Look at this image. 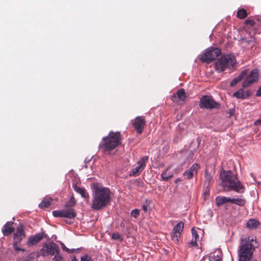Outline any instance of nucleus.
Masks as SVG:
<instances>
[{"label":"nucleus","mask_w":261,"mask_h":261,"mask_svg":"<svg viewBox=\"0 0 261 261\" xmlns=\"http://www.w3.org/2000/svg\"><path fill=\"white\" fill-rule=\"evenodd\" d=\"M259 224V222L256 219H250L246 223V227L250 229H256Z\"/></svg>","instance_id":"nucleus-22"},{"label":"nucleus","mask_w":261,"mask_h":261,"mask_svg":"<svg viewBox=\"0 0 261 261\" xmlns=\"http://www.w3.org/2000/svg\"><path fill=\"white\" fill-rule=\"evenodd\" d=\"M257 242L253 238L246 236L240 239L238 248L239 261H251Z\"/></svg>","instance_id":"nucleus-3"},{"label":"nucleus","mask_w":261,"mask_h":261,"mask_svg":"<svg viewBox=\"0 0 261 261\" xmlns=\"http://www.w3.org/2000/svg\"><path fill=\"white\" fill-rule=\"evenodd\" d=\"M148 159V158L147 156H144L142 157L138 162L137 166H139L143 170L146 165V163H147Z\"/></svg>","instance_id":"nucleus-26"},{"label":"nucleus","mask_w":261,"mask_h":261,"mask_svg":"<svg viewBox=\"0 0 261 261\" xmlns=\"http://www.w3.org/2000/svg\"><path fill=\"white\" fill-rule=\"evenodd\" d=\"M53 215L56 217H65L68 219H73L76 216L75 211L71 207H66L62 210L54 211Z\"/></svg>","instance_id":"nucleus-10"},{"label":"nucleus","mask_w":261,"mask_h":261,"mask_svg":"<svg viewBox=\"0 0 261 261\" xmlns=\"http://www.w3.org/2000/svg\"><path fill=\"white\" fill-rule=\"evenodd\" d=\"M256 95L257 96H261V87L257 91Z\"/></svg>","instance_id":"nucleus-44"},{"label":"nucleus","mask_w":261,"mask_h":261,"mask_svg":"<svg viewBox=\"0 0 261 261\" xmlns=\"http://www.w3.org/2000/svg\"><path fill=\"white\" fill-rule=\"evenodd\" d=\"M52 199L50 198H45L42 202L39 204V206L40 208H46L48 207L51 203Z\"/></svg>","instance_id":"nucleus-25"},{"label":"nucleus","mask_w":261,"mask_h":261,"mask_svg":"<svg viewBox=\"0 0 261 261\" xmlns=\"http://www.w3.org/2000/svg\"><path fill=\"white\" fill-rule=\"evenodd\" d=\"M236 62V59L233 56L224 55L215 62V69L218 72H222L227 68H233Z\"/></svg>","instance_id":"nucleus-5"},{"label":"nucleus","mask_w":261,"mask_h":261,"mask_svg":"<svg viewBox=\"0 0 261 261\" xmlns=\"http://www.w3.org/2000/svg\"><path fill=\"white\" fill-rule=\"evenodd\" d=\"M183 228L184 223L181 221L178 222L173 228L171 233V238L173 241L175 242L178 241Z\"/></svg>","instance_id":"nucleus-12"},{"label":"nucleus","mask_w":261,"mask_h":261,"mask_svg":"<svg viewBox=\"0 0 261 261\" xmlns=\"http://www.w3.org/2000/svg\"><path fill=\"white\" fill-rule=\"evenodd\" d=\"M250 95L249 91H245L242 89H241L236 92H234L233 94V96L238 99H245L248 97H249Z\"/></svg>","instance_id":"nucleus-19"},{"label":"nucleus","mask_w":261,"mask_h":261,"mask_svg":"<svg viewBox=\"0 0 261 261\" xmlns=\"http://www.w3.org/2000/svg\"><path fill=\"white\" fill-rule=\"evenodd\" d=\"M236 198H230L228 197V202L236 204Z\"/></svg>","instance_id":"nucleus-41"},{"label":"nucleus","mask_w":261,"mask_h":261,"mask_svg":"<svg viewBox=\"0 0 261 261\" xmlns=\"http://www.w3.org/2000/svg\"><path fill=\"white\" fill-rule=\"evenodd\" d=\"M72 187L77 193H79L81 195L82 197L88 200L89 197V194L84 188L79 187L75 184H73Z\"/></svg>","instance_id":"nucleus-18"},{"label":"nucleus","mask_w":261,"mask_h":261,"mask_svg":"<svg viewBox=\"0 0 261 261\" xmlns=\"http://www.w3.org/2000/svg\"><path fill=\"white\" fill-rule=\"evenodd\" d=\"M93 194L91 208L94 210H99L106 206L111 200V192L105 187H99L97 184L92 186Z\"/></svg>","instance_id":"nucleus-2"},{"label":"nucleus","mask_w":261,"mask_h":261,"mask_svg":"<svg viewBox=\"0 0 261 261\" xmlns=\"http://www.w3.org/2000/svg\"><path fill=\"white\" fill-rule=\"evenodd\" d=\"M180 180V178H178L175 180V184H178V182Z\"/></svg>","instance_id":"nucleus-47"},{"label":"nucleus","mask_w":261,"mask_h":261,"mask_svg":"<svg viewBox=\"0 0 261 261\" xmlns=\"http://www.w3.org/2000/svg\"><path fill=\"white\" fill-rule=\"evenodd\" d=\"M59 250V246L54 242L44 243L40 250L41 256H53Z\"/></svg>","instance_id":"nucleus-8"},{"label":"nucleus","mask_w":261,"mask_h":261,"mask_svg":"<svg viewBox=\"0 0 261 261\" xmlns=\"http://www.w3.org/2000/svg\"><path fill=\"white\" fill-rule=\"evenodd\" d=\"M112 239L114 240H122V239L121 238L120 234L118 232L113 233L112 236Z\"/></svg>","instance_id":"nucleus-32"},{"label":"nucleus","mask_w":261,"mask_h":261,"mask_svg":"<svg viewBox=\"0 0 261 261\" xmlns=\"http://www.w3.org/2000/svg\"><path fill=\"white\" fill-rule=\"evenodd\" d=\"M204 177V181L203 183V187L207 192H208L210 186L213 181V175L211 173L209 172L207 170H205Z\"/></svg>","instance_id":"nucleus-16"},{"label":"nucleus","mask_w":261,"mask_h":261,"mask_svg":"<svg viewBox=\"0 0 261 261\" xmlns=\"http://www.w3.org/2000/svg\"><path fill=\"white\" fill-rule=\"evenodd\" d=\"M12 222H7L2 229L3 234L5 236L11 234L14 231V228L11 226Z\"/></svg>","instance_id":"nucleus-17"},{"label":"nucleus","mask_w":261,"mask_h":261,"mask_svg":"<svg viewBox=\"0 0 261 261\" xmlns=\"http://www.w3.org/2000/svg\"><path fill=\"white\" fill-rule=\"evenodd\" d=\"M71 261H78V259L76 258L75 256L72 257Z\"/></svg>","instance_id":"nucleus-46"},{"label":"nucleus","mask_w":261,"mask_h":261,"mask_svg":"<svg viewBox=\"0 0 261 261\" xmlns=\"http://www.w3.org/2000/svg\"><path fill=\"white\" fill-rule=\"evenodd\" d=\"M247 70V74L244 78V81L242 83V86L246 88L250 86L253 83L256 82L258 79V70L257 69H254L250 73H248Z\"/></svg>","instance_id":"nucleus-9"},{"label":"nucleus","mask_w":261,"mask_h":261,"mask_svg":"<svg viewBox=\"0 0 261 261\" xmlns=\"http://www.w3.org/2000/svg\"><path fill=\"white\" fill-rule=\"evenodd\" d=\"M143 170L139 166H137L135 168H133L129 172V176H134L138 175L140 172Z\"/></svg>","instance_id":"nucleus-28"},{"label":"nucleus","mask_w":261,"mask_h":261,"mask_svg":"<svg viewBox=\"0 0 261 261\" xmlns=\"http://www.w3.org/2000/svg\"><path fill=\"white\" fill-rule=\"evenodd\" d=\"M24 237V232L23 227L22 225H19L17 227V230L15 233H14V237L15 239L20 241Z\"/></svg>","instance_id":"nucleus-20"},{"label":"nucleus","mask_w":261,"mask_h":261,"mask_svg":"<svg viewBox=\"0 0 261 261\" xmlns=\"http://www.w3.org/2000/svg\"><path fill=\"white\" fill-rule=\"evenodd\" d=\"M192 233L193 239H194V240H197L199 238V236L194 228L192 229Z\"/></svg>","instance_id":"nucleus-34"},{"label":"nucleus","mask_w":261,"mask_h":261,"mask_svg":"<svg viewBox=\"0 0 261 261\" xmlns=\"http://www.w3.org/2000/svg\"><path fill=\"white\" fill-rule=\"evenodd\" d=\"M220 50L216 47H210L200 55V60L202 62L210 63L216 59L220 54Z\"/></svg>","instance_id":"nucleus-6"},{"label":"nucleus","mask_w":261,"mask_h":261,"mask_svg":"<svg viewBox=\"0 0 261 261\" xmlns=\"http://www.w3.org/2000/svg\"><path fill=\"white\" fill-rule=\"evenodd\" d=\"M210 261H220L218 256H213L210 257Z\"/></svg>","instance_id":"nucleus-39"},{"label":"nucleus","mask_w":261,"mask_h":261,"mask_svg":"<svg viewBox=\"0 0 261 261\" xmlns=\"http://www.w3.org/2000/svg\"><path fill=\"white\" fill-rule=\"evenodd\" d=\"M228 202V197L218 196L215 198V203L218 206H220Z\"/></svg>","instance_id":"nucleus-23"},{"label":"nucleus","mask_w":261,"mask_h":261,"mask_svg":"<svg viewBox=\"0 0 261 261\" xmlns=\"http://www.w3.org/2000/svg\"><path fill=\"white\" fill-rule=\"evenodd\" d=\"M139 213L140 211L137 209L133 210L131 212L132 216L135 218H137L139 216Z\"/></svg>","instance_id":"nucleus-33"},{"label":"nucleus","mask_w":261,"mask_h":261,"mask_svg":"<svg viewBox=\"0 0 261 261\" xmlns=\"http://www.w3.org/2000/svg\"><path fill=\"white\" fill-rule=\"evenodd\" d=\"M197 240H194V239H192L191 242L189 243V247H192L193 246H196L197 245Z\"/></svg>","instance_id":"nucleus-36"},{"label":"nucleus","mask_w":261,"mask_h":261,"mask_svg":"<svg viewBox=\"0 0 261 261\" xmlns=\"http://www.w3.org/2000/svg\"><path fill=\"white\" fill-rule=\"evenodd\" d=\"M245 23L246 24H249L251 26H253L255 24V22H254V20H253L252 19H247L245 21Z\"/></svg>","instance_id":"nucleus-37"},{"label":"nucleus","mask_w":261,"mask_h":261,"mask_svg":"<svg viewBox=\"0 0 261 261\" xmlns=\"http://www.w3.org/2000/svg\"><path fill=\"white\" fill-rule=\"evenodd\" d=\"M142 209L144 210V212H146L147 210V206L145 205H142Z\"/></svg>","instance_id":"nucleus-45"},{"label":"nucleus","mask_w":261,"mask_h":261,"mask_svg":"<svg viewBox=\"0 0 261 261\" xmlns=\"http://www.w3.org/2000/svg\"><path fill=\"white\" fill-rule=\"evenodd\" d=\"M237 16L239 18L243 19L247 16V13L244 9L238 10L237 12Z\"/></svg>","instance_id":"nucleus-27"},{"label":"nucleus","mask_w":261,"mask_h":261,"mask_svg":"<svg viewBox=\"0 0 261 261\" xmlns=\"http://www.w3.org/2000/svg\"><path fill=\"white\" fill-rule=\"evenodd\" d=\"M79 250H80V249L78 248L77 249H68L67 252H68L69 253H77L79 251Z\"/></svg>","instance_id":"nucleus-38"},{"label":"nucleus","mask_w":261,"mask_h":261,"mask_svg":"<svg viewBox=\"0 0 261 261\" xmlns=\"http://www.w3.org/2000/svg\"><path fill=\"white\" fill-rule=\"evenodd\" d=\"M254 125L258 126L261 125V119H258L255 121L254 123Z\"/></svg>","instance_id":"nucleus-42"},{"label":"nucleus","mask_w":261,"mask_h":261,"mask_svg":"<svg viewBox=\"0 0 261 261\" xmlns=\"http://www.w3.org/2000/svg\"><path fill=\"white\" fill-rule=\"evenodd\" d=\"M186 94L183 89H180L172 95V100L175 102L184 101L186 98Z\"/></svg>","instance_id":"nucleus-15"},{"label":"nucleus","mask_w":261,"mask_h":261,"mask_svg":"<svg viewBox=\"0 0 261 261\" xmlns=\"http://www.w3.org/2000/svg\"><path fill=\"white\" fill-rule=\"evenodd\" d=\"M75 202L74 200L72 199H71L70 201L67 203H66L65 206L66 207H68V206H73L75 205Z\"/></svg>","instance_id":"nucleus-35"},{"label":"nucleus","mask_w":261,"mask_h":261,"mask_svg":"<svg viewBox=\"0 0 261 261\" xmlns=\"http://www.w3.org/2000/svg\"><path fill=\"white\" fill-rule=\"evenodd\" d=\"M220 178L222 180L221 186L225 191H234L240 194L244 192V186L232 171H222L220 173Z\"/></svg>","instance_id":"nucleus-1"},{"label":"nucleus","mask_w":261,"mask_h":261,"mask_svg":"<svg viewBox=\"0 0 261 261\" xmlns=\"http://www.w3.org/2000/svg\"><path fill=\"white\" fill-rule=\"evenodd\" d=\"M120 132H110L107 137H103L99 147L105 151H110L116 148L120 143L121 140Z\"/></svg>","instance_id":"nucleus-4"},{"label":"nucleus","mask_w":261,"mask_h":261,"mask_svg":"<svg viewBox=\"0 0 261 261\" xmlns=\"http://www.w3.org/2000/svg\"><path fill=\"white\" fill-rule=\"evenodd\" d=\"M170 168L171 167H168L164 171L162 172L161 175L162 180L164 181H167L169 178H171L173 176L172 173H168V171Z\"/></svg>","instance_id":"nucleus-24"},{"label":"nucleus","mask_w":261,"mask_h":261,"mask_svg":"<svg viewBox=\"0 0 261 261\" xmlns=\"http://www.w3.org/2000/svg\"><path fill=\"white\" fill-rule=\"evenodd\" d=\"M133 125L137 132L141 134L145 125V120L143 116H137L133 121Z\"/></svg>","instance_id":"nucleus-11"},{"label":"nucleus","mask_w":261,"mask_h":261,"mask_svg":"<svg viewBox=\"0 0 261 261\" xmlns=\"http://www.w3.org/2000/svg\"><path fill=\"white\" fill-rule=\"evenodd\" d=\"M199 106L201 108L211 110L219 108L220 104L216 102L212 96L204 95L200 99Z\"/></svg>","instance_id":"nucleus-7"},{"label":"nucleus","mask_w":261,"mask_h":261,"mask_svg":"<svg viewBox=\"0 0 261 261\" xmlns=\"http://www.w3.org/2000/svg\"><path fill=\"white\" fill-rule=\"evenodd\" d=\"M247 74V70H245L243 71L237 77L234 78L230 83V85L231 87L235 86L238 82L244 79L245 76Z\"/></svg>","instance_id":"nucleus-21"},{"label":"nucleus","mask_w":261,"mask_h":261,"mask_svg":"<svg viewBox=\"0 0 261 261\" xmlns=\"http://www.w3.org/2000/svg\"><path fill=\"white\" fill-rule=\"evenodd\" d=\"M81 261H93V260L90 256L85 254L81 257Z\"/></svg>","instance_id":"nucleus-31"},{"label":"nucleus","mask_w":261,"mask_h":261,"mask_svg":"<svg viewBox=\"0 0 261 261\" xmlns=\"http://www.w3.org/2000/svg\"><path fill=\"white\" fill-rule=\"evenodd\" d=\"M61 247H62V249H63V250H64V251H65L67 252V251H68V249H69V248H67V247H66V246H65L63 243H62V244H61Z\"/></svg>","instance_id":"nucleus-43"},{"label":"nucleus","mask_w":261,"mask_h":261,"mask_svg":"<svg viewBox=\"0 0 261 261\" xmlns=\"http://www.w3.org/2000/svg\"><path fill=\"white\" fill-rule=\"evenodd\" d=\"M199 169V165L198 164L195 163L192 165L189 170L186 171L184 173L183 175L186 176L187 179H190L193 178L194 175L197 174Z\"/></svg>","instance_id":"nucleus-14"},{"label":"nucleus","mask_w":261,"mask_h":261,"mask_svg":"<svg viewBox=\"0 0 261 261\" xmlns=\"http://www.w3.org/2000/svg\"><path fill=\"white\" fill-rule=\"evenodd\" d=\"M46 237V234L44 232H39L35 235L31 236L29 237L27 243L28 246L35 245L39 242L43 238Z\"/></svg>","instance_id":"nucleus-13"},{"label":"nucleus","mask_w":261,"mask_h":261,"mask_svg":"<svg viewBox=\"0 0 261 261\" xmlns=\"http://www.w3.org/2000/svg\"><path fill=\"white\" fill-rule=\"evenodd\" d=\"M246 203V200L242 196L236 198V204L240 206H243Z\"/></svg>","instance_id":"nucleus-29"},{"label":"nucleus","mask_w":261,"mask_h":261,"mask_svg":"<svg viewBox=\"0 0 261 261\" xmlns=\"http://www.w3.org/2000/svg\"><path fill=\"white\" fill-rule=\"evenodd\" d=\"M60 251V250L59 248V250L54 255V257L53 258V260L54 261H61L63 259V257L61 255Z\"/></svg>","instance_id":"nucleus-30"},{"label":"nucleus","mask_w":261,"mask_h":261,"mask_svg":"<svg viewBox=\"0 0 261 261\" xmlns=\"http://www.w3.org/2000/svg\"><path fill=\"white\" fill-rule=\"evenodd\" d=\"M13 246H14V248L15 249V250L16 251H19V250L24 251L23 249H22L21 248H20L18 246V245L17 243H14Z\"/></svg>","instance_id":"nucleus-40"}]
</instances>
